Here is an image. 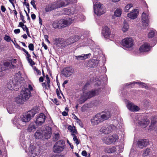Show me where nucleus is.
Segmentation results:
<instances>
[{
  "mask_svg": "<svg viewBox=\"0 0 157 157\" xmlns=\"http://www.w3.org/2000/svg\"><path fill=\"white\" fill-rule=\"evenodd\" d=\"M111 116V114L109 111L102 112L98 113L93 116L91 120V124L96 125L108 119Z\"/></svg>",
  "mask_w": 157,
  "mask_h": 157,
  "instance_id": "obj_1",
  "label": "nucleus"
},
{
  "mask_svg": "<svg viewBox=\"0 0 157 157\" xmlns=\"http://www.w3.org/2000/svg\"><path fill=\"white\" fill-rule=\"evenodd\" d=\"M31 117L30 114L28 112L26 114L22 115L19 119L15 118L13 121V124L18 128L21 129L26 125L27 122L29 121Z\"/></svg>",
  "mask_w": 157,
  "mask_h": 157,
  "instance_id": "obj_2",
  "label": "nucleus"
},
{
  "mask_svg": "<svg viewBox=\"0 0 157 157\" xmlns=\"http://www.w3.org/2000/svg\"><path fill=\"white\" fill-rule=\"evenodd\" d=\"M45 130H46L44 131L37 130L35 133V137L37 139H41L43 140L49 139L52 134L51 128L50 127L47 126Z\"/></svg>",
  "mask_w": 157,
  "mask_h": 157,
  "instance_id": "obj_3",
  "label": "nucleus"
},
{
  "mask_svg": "<svg viewBox=\"0 0 157 157\" xmlns=\"http://www.w3.org/2000/svg\"><path fill=\"white\" fill-rule=\"evenodd\" d=\"M86 86V85H85L84 87L82 89V93L81 94L78 100V102L80 104H82L84 103L87 99L90 98L97 94L98 91L97 90L89 92L87 91L85 89Z\"/></svg>",
  "mask_w": 157,
  "mask_h": 157,
  "instance_id": "obj_4",
  "label": "nucleus"
},
{
  "mask_svg": "<svg viewBox=\"0 0 157 157\" xmlns=\"http://www.w3.org/2000/svg\"><path fill=\"white\" fill-rule=\"evenodd\" d=\"M68 1H57L49 3L46 6L45 10L46 12H48L62 6H65L69 3Z\"/></svg>",
  "mask_w": 157,
  "mask_h": 157,
  "instance_id": "obj_5",
  "label": "nucleus"
},
{
  "mask_svg": "<svg viewBox=\"0 0 157 157\" xmlns=\"http://www.w3.org/2000/svg\"><path fill=\"white\" fill-rule=\"evenodd\" d=\"M30 92L28 88H24L20 92L19 96L15 99L18 104H23L27 101L30 97Z\"/></svg>",
  "mask_w": 157,
  "mask_h": 157,
  "instance_id": "obj_6",
  "label": "nucleus"
},
{
  "mask_svg": "<svg viewBox=\"0 0 157 157\" xmlns=\"http://www.w3.org/2000/svg\"><path fill=\"white\" fill-rule=\"evenodd\" d=\"M64 141L60 140L57 141L53 146V150L55 153H60L63 151L65 147Z\"/></svg>",
  "mask_w": 157,
  "mask_h": 157,
  "instance_id": "obj_7",
  "label": "nucleus"
},
{
  "mask_svg": "<svg viewBox=\"0 0 157 157\" xmlns=\"http://www.w3.org/2000/svg\"><path fill=\"white\" fill-rule=\"evenodd\" d=\"M118 139V136L116 134L110 135L108 137H104L102 138L103 142L108 145L112 144Z\"/></svg>",
  "mask_w": 157,
  "mask_h": 157,
  "instance_id": "obj_8",
  "label": "nucleus"
},
{
  "mask_svg": "<svg viewBox=\"0 0 157 157\" xmlns=\"http://www.w3.org/2000/svg\"><path fill=\"white\" fill-rule=\"evenodd\" d=\"M94 4V13L98 16H100L105 13L103 5L100 2H97Z\"/></svg>",
  "mask_w": 157,
  "mask_h": 157,
  "instance_id": "obj_9",
  "label": "nucleus"
},
{
  "mask_svg": "<svg viewBox=\"0 0 157 157\" xmlns=\"http://www.w3.org/2000/svg\"><path fill=\"white\" fill-rule=\"evenodd\" d=\"M29 149V154L31 157H34L37 156L40 153V147L38 146L35 147L33 145H30Z\"/></svg>",
  "mask_w": 157,
  "mask_h": 157,
  "instance_id": "obj_10",
  "label": "nucleus"
},
{
  "mask_svg": "<svg viewBox=\"0 0 157 157\" xmlns=\"http://www.w3.org/2000/svg\"><path fill=\"white\" fill-rule=\"evenodd\" d=\"M137 123L143 128H145L149 123V120L145 118L142 119V117L140 115H138L136 117Z\"/></svg>",
  "mask_w": 157,
  "mask_h": 157,
  "instance_id": "obj_11",
  "label": "nucleus"
},
{
  "mask_svg": "<svg viewBox=\"0 0 157 157\" xmlns=\"http://www.w3.org/2000/svg\"><path fill=\"white\" fill-rule=\"evenodd\" d=\"M121 44L124 47L127 48H131L134 44L133 40L130 37H127L123 39Z\"/></svg>",
  "mask_w": 157,
  "mask_h": 157,
  "instance_id": "obj_12",
  "label": "nucleus"
},
{
  "mask_svg": "<svg viewBox=\"0 0 157 157\" xmlns=\"http://www.w3.org/2000/svg\"><path fill=\"white\" fill-rule=\"evenodd\" d=\"M46 118L45 115L43 113H40L36 118L35 123L38 126L41 125L45 122Z\"/></svg>",
  "mask_w": 157,
  "mask_h": 157,
  "instance_id": "obj_13",
  "label": "nucleus"
},
{
  "mask_svg": "<svg viewBox=\"0 0 157 157\" xmlns=\"http://www.w3.org/2000/svg\"><path fill=\"white\" fill-rule=\"evenodd\" d=\"M149 13L148 10L143 12L142 15L141 19L142 25L146 27L148 25Z\"/></svg>",
  "mask_w": 157,
  "mask_h": 157,
  "instance_id": "obj_14",
  "label": "nucleus"
},
{
  "mask_svg": "<svg viewBox=\"0 0 157 157\" xmlns=\"http://www.w3.org/2000/svg\"><path fill=\"white\" fill-rule=\"evenodd\" d=\"M101 33L105 39H109L113 37V35L111 34L110 29L106 26L102 28Z\"/></svg>",
  "mask_w": 157,
  "mask_h": 157,
  "instance_id": "obj_15",
  "label": "nucleus"
},
{
  "mask_svg": "<svg viewBox=\"0 0 157 157\" xmlns=\"http://www.w3.org/2000/svg\"><path fill=\"white\" fill-rule=\"evenodd\" d=\"M74 71V70L71 67H67L64 68L62 71L63 75L66 77H69Z\"/></svg>",
  "mask_w": 157,
  "mask_h": 157,
  "instance_id": "obj_16",
  "label": "nucleus"
},
{
  "mask_svg": "<svg viewBox=\"0 0 157 157\" xmlns=\"http://www.w3.org/2000/svg\"><path fill=\"white\" fill-rule=\"evenodd\" d=\"M126 105L128 109L131 111H137L140 109L139 107L135 105L133 103L129 101H127Z\"/></svg>",
  "mask_w": 157,
  "mask_h": 157,
  "instance_id": "obj_17",
  "label": "nucleus"
},
{
  "mask_svg": "<svg viewBox=\"0 0 157 157\" xmlns=\"http://www.w3.org/2000/svg\"><path fill=\"white\" fill-rule=\"evenodd\" d=\"M149 144L148 140L146 139H142L139 140L137 142L138 146L140 148H143L146 147Z\"/></svg>",
  "mask_w": 157,
  "mask_h": 157,
  "instance_id": "obj_18",
  "label": "nucleus"
},
{
  "mask_svg": "<svg viewBox=\"0 0 157 157\" xmlns=\"http://www.w3.org/2000/svg\"><path fill=\"white\" fill-rule=\"evenodd\" d=\"M73 20L70 18L61 19L60 20V22L61 23L62 28H63L69 25L72 22Z\"/></svg>",
  "mask_w": 157,
  "mask_h": 157,
  "instance_id": "obj_19",
  "label": "nucleus"
},
{
  "mask_svg": "<svg viewBox=\"0 0 157 157\" xmlns=\"http://www.w3.org/2000/svg\"><path fill=\"white\" fill-rule=\"evenodd\" d=\"M109 126L110 129L111 128L112 130H114L120 129L122 127L121 124L117 120L114 121L113 123L110 125Z\"/></svg>",
  "mask_w": 157,
  "mask_h": 157,
  "instance_id": "obj_20",
  "label": "nucleus"
},
{
  "mask_svg": "<svg viewBox=\"0 0 157 157\" xmlns=\"http://www.w3.org/2000/svg\"><path fill=\"white\" fill-rule=\"evenodd\" d=\"M99 61L97 59H90L87 63V66L91 67H94L98 65Z\"/></svg>",
  "mask_w": 157,
  "mask_h": 157,
  "instance_id": "obj_21",
  "label": "nucleus"
},
{
  "mask_svg": "<svg viewBox=\"0 0 157 157\" xmlns=\"http://www.w3.org/2000/svg\"><path fill=\"white\" fill-rule=\"evenodd\" d=\"M150 46L147 43H145L141 45L139 50L140 52H145L149 51L150 49Z\"/></svg>",
  "mask_w": 157,
  "mask_h": 157,
  "instance_id": "obj_22",
  "label": "nucleus"
},
{
  "mask_svg": "<svg viewBox=\"0 0 157 157\" xmlns=\"http://www.w3.org/2000/svg\"><path fill=\"white\" fill-rule=\"evenodd\" d=\"M138 14V12L137 9H134L130 13L127 14V16L129 18L134 19L137 17Z\"/></svg>",
  "mask_w": 157,
  "mask_h": 157,
  "instance_id": "obj_23",
  "label": "nucleus"
},
{
  "mask_svg": "<svg viewBox=\"0 0 157 157\" xmlns=\"http://www.w3.org/2000/svg\"><path fill=\"white\" fill-rule=\"evenodd\" d=\"M78 38H76L75 36H73L66 40L64 43L65 45H68L73 43L77 40Z\"/></svg>",
  "mask_w": 157,
  "mask_h": 157,
  "instance_id": "obj_24",
  "label": "nucleus"
},
{
  "mask_svg": "<svg viewBox=\"0 0 157 157\" xmlns=\"http://www.w3.org/2000/svg\"><path fill=\"white\" fill-rule=\"evenodd\" d=\"M99 132L100 133H104L105 134H109L111 132V129L109 128V126L106 127V126H102Z\"/></svg>",
  "mask_w": 157,
  "mask_h": 157,
  "instance_id": "obj_25",
  "label": "nucleus"
},
{
  "mask_svg": "<svg viewBox=\"0 0 157 157\" xmlns=\"http://www.w3.org/2000/svg\"><path fill=\"white\" fill-rule=\"evenodd\" d=\"M90 53L88 54H82L81 55L75 56V59L78 60H85L86 59L89 58L91 56Z\"/></svg>",
  "mask_w": 157,
  "mask_h": 157,
  "instance_id": "obj_26",
  "label": "nucleus"
},
{
  "mask_svg": "<svg viewBox=\"0 0 157 157\" xmlns=\"http://www.w3.org/2000/svg\"><path fill=\"white\" fill-rule=\"evenodd\" d=\"M116 150V147H115L113 146L106 147L105 149V152L107 153H111L115 152Z\"/></svg>",
  "mask_w": 157,
  "mask_h": 157,
  "instance_id": "obj_27",
  "label": "nucleus"
},
{
  "mask_svg": "<svg viewBox=\"0 0 157 157\" xmlns=\"http://www.w3.org/2000/svg\"><path fill=\"white\" fill-rule=\"evenodd\" d=\"M39 111V109L37 107L34 108L28 112L31 115L32 117H33L35 115L38 113Z\"/></svg>",
  "mask_w": 157,
  "mask_h": 157,
  "instance_id": "obj_28",
  "label": "nucleus"
},
{
  "mask_svg": "<svg viewBox=\"0 0 157 157\" xmlns=\"http://www.w3.org/2000/svg\"><path fill=\"white\" fill-rule=\"evenodd\" d=\"M52 26L55 29L59 28L61 29L62 27L61 26V23L60 22V20L59 21H54L52 24Z\"/></svg>",
  "mask_w": 157,
  "mask_h": 157,
  "instance_id": "obj_29",
  "label": "nucleus"
},
{
  "mask_svg": "<svg viewBox=\"0 0 157 157\" xmlns=\"http://www.w3.org/2000/svg\"><path fill=\"white\" fill-rule=\"evenodd\" d=\"M134 83L139 84L140 86H141L142 87H144L146 89H147L148 88V87L147 86L146 84L145 83L140 82V81L136 82H131V83L130 84Z\"/></svg>",
  "mask_w": 157,
  "mask_h": 157,
  "instance_id": "obj_30",
  "label": "nucleus"
},
{
  "mask_svg": "<svg viewBox=\"0 0 157 157\" xmlns=\"http://www.w3.org/2000/svg\"><path fill=\"white\" fill-rule=\"evenodd\" d=\"M122 13V11L121 9L117 8L114 12V15L116 17H120Z\"/></svg>",
  "mask_w": 157,
  "mask_h": 157,
  "instance_id": "obj_31",
  "label": "nucleus"
},
{
  "mask_svg": "<svg viewBox=\"0 0 157 157\" xmlns=\"http://www.w3.org/2000/svg\"><path fill=\"white\" fill-rule=\"evenodd\" d=\"M8 88L9 90H14V84L12 81H10L7 85Z\"/></svg>",
  "mask_w": 157,
  "mask_h": 157,
  "instance_id": "obj_32",
  "label": "nucleus"
},
{
  "mask_svg": "<svg viewBox=\"0 0 157 157\" xmlns=\"http://www.w3.org/2000/svg\"><path fill=\"white\" fill-rule=\"evenodd\" d=\"M35 129L36 126L33 123H31L29 125L27 130L29 132H30L33 130H35Z\"/></svg>",
  "mask_w": 157,
  "mask_h": 157,
  "instance_id": "obj_33",
  "label": "nucleus"
},
{
  "mask_svg": "<svg viewBox=\"0 0 157 157\" xmlns=\"http://www.w3.org/2000/svg\"><path fill=\"white\" fill-rule=\"evenodd\" d=\"M68 129L69 131L73 133H77V132L76 129L75 127V126H71L69 125L68 127Z\"/></svg>",
  "mask_w": 157,
  "mask_h": 157,
  "instance_id": "obj_34",
  "label": "nucleus"
},
{
  "mask_svg": "<svg viewBox=\"0 0 157 157\" xmlns=\"http://www.w3.org/2000/svg\"><path fill=\"white\" fill-rule=\"evenodd\" d=\"M129 28V26L128 24L127 23H124L122 28V30L123 32H125L127 31Z\"/></svg>",
  "mask_w": 157,
  "mask_h": 157,
  "instance_id": "obj_35",
  "label": "nucleus"
},
{
  "mask_svg": "<svg viewBox=\"0 0 157 157\" xmlns=\"http://www.w3.org/2000/svg\"><path fill=\"white\" fill-rule=\"evenodd\" d=\"M156 127V124H155V122L151 121V124L149 127L148 130L150 131H151V130H153L154 129H155Z\"/></svg>",
  "mask_w": 157,
  "mask_h": 157,
  "instance_id": "obj_36",
  "label": "nucleus"
},
{
  "mask_svg": "<svg viewBox=\"0 0 157 157\" xmlns=\"http://www.w3.org/2000/svg\"><path fill=\"white\" fill-rule=\"evenodd\" d=\"M151 150L149 148H147L144 151L143 155L144 156H147L151 154Z\"/></svg>",
  "mask_w": 157,
  "mask_h": 157,
  "instance_id": "obj_37",
  "label": "nucleus"
},
{
  "mask_svg": "<svg viewBox=\"0 0 157 157\" xmlns=\"http://www.w3.org/2000/svg\"><path fill=\"white\" fill-rule=\"evenodd\" d=\"M156 32L155 30L151 31L148 34V36L149 38H151L155 35Z\"/></svg>",
  "mask_w": 157,
  "mask_h": 157,
  "instance_id": "obj_38",
  "label": "nucleus"
},
{
  "mask_svg": "<svg viewBox=\"0 0 157 157\" xmlns=\"http://www.w3.org/2000/svg\"><path fill=\"white\" fill-rule=\"evenodd\" d=\"M133 6V5L132 4H128L125 7L124 11L126 12L128 11Z\"/></svg>",
  "mask_w": 157,
  "mask_h": 157,
  "instance_id": "obj_39",
  "label": "nucleus"
},
{
  "mask_svg": "<svg viewBox=\"0 0 157 157\" xmlns=\"http://www.w3.org/2000/svg\"><path fill=\"white\" fill-rule=\"evenodd\" d=\"M4 39V40L7 42H10V41H12L13 42V40L11 39V37L7 35H6L5 36Z\"/></svg>",
  "mask_w": 157,
  "mask_h": 157,
  "instance_id": "obj_40",
  "label": "nucleus"
},
{
  "mask_svg": "<svg viewBox=\"0 0 157 157\" xmlns=\"http://www.w3.org/2000/svg\"><path fill=\"white\" fill-rule=\"evenodd\" d=\"M31 57H26L27 60L28 62L31 65H33L35 64L34 61L31 59Z\"/></svg>",
  "mask_w": 157,
  "mask_h": 157,
  "instance_id": "obj_41",
  "label": "nucleus"
},
{
  "mask_svg": "<svg viewBox=\"0 0 157 157\" xmlns=\"http://www.w3.org/2000/svg\"><path fill=\"white\" fill-rule=\"evenodd\" d=\"M70 12V15L73 14H74L76 13V10L75 8L71 7L70 9L69 10Z\"/></svg>",
  "mask_w": 157,
  "mask_h": 157,
  "instance_id": "obj_42",
  "label": "nucleus"
},
{
  "mask_svg": "<svg viewBox=\"0 0 157 157\" xmlns=\"http://www.w3.org/2000/svg\"><path fill=\"white\" fill-rule=\"evenodd\" d=\"M55 140H57L59 138V133H57L54 134L53 137Z\"/></svg>",
  "mask_w": 157,
  "mask_h": 157,
  "instance_id": "obj_43",
  "label": "nucleus"
},
{
  "mask_svg": "<svg viewBox=\"0 0 157 157\" xmlns=\"http://www.w3.org/2000/svg\"><path fill=\"white\" fill-rule=\"evenodd\" d=\"M70 10V9L67 8L64 9L63 10L64 12V14H66L68 15H70V11L69 10Z\"/></svg>",
  "mask_w": 157,
  "mask_h": 157,
  "instance_id": "obj_44",
  "label": "nucleus"
},
{
  "mask_svg": "<svg viewBox=\"0 0 157 157\" xmlns=\"http://www.w3.org/2000/svg\"><path fill=\"white\" fill-rule=\"evenodd\" d=\"M20 17L22 20V21L23 23H25V21L24 20V17L22 15V13L21 12H20Z\"/></svg>",
  "mask_w": 157,
  "mask_h": 157,
  "instance_id": "obj_45",
  "label": "nucleus"
},
{
  "mask_svg": "<svg viewBox=\"0 0 157 157\" xmlns=\"http://www.w3.org/2000/svg\"><path fill=\"white\" fill-rule=\"evenodd\" d=\"M29 49L31 51H33L34 50V45L33 44H30L28 46Z\"/></svg>",
  "mask_w": 157,
  "mask_h": 157,
  "instance_id": "obj_46",
  "label": "nucleus"
},
{
  "mask_svg": "<svg viewBox=\"0 0 157 157\" xmlns=\"http://www.w3.org/2000/svg\"><path fill=\"white\" fill-rule=\"evenodd\" d=\"M73 140L77 145H78L80 141L77 139V137L73 138Z\"/></svg>",
  "mask_w": 157,
  "mask_h": 157,
  "instance_id": "obj_47",
  "label": "nucleus"
},
{
  "mask_svg": "<svg viewBox=\"0 0 157 157\" xmlns=\"http://www.w3.org/2000/svg\"><path fill=\"white\" fill-rule=\"evenodd\" d=\"M7 111H8V112L10 113L11 114L12 113H14V110H13V109H7Z\"/></svg>",
  "mask_w": 157,
  "mask_h": 157,
  "instance_id": "obj_48",
  "label": "nucleus"
},
{
  "mask_svg": "<svg viewBox=\"0 0 157 157\" xmlns=\"http://www.w3.org/2000/svg\"><path fill=\"white\" fill-rule=\"evenodd\" d=\"M35 1H31V4L33 6V8L36 9V4H35Z\"/></svg>",
  "mask_w": 157,
  "mask_h": 157,
  "instance_id": "obj_49",
  "label": "nucleus"
},
{
  "mask_svg": "<svg viewBox=\"0 0 157 157\" xmlns=\"http://www.w3.org/2000/svg\"><path fill=\"white\" fill-rule=\"evenodd\" d=\"M42 86H43L44 90L48 89V88L47 87L46 83L45 82L42 83Z\"/></svg>",
  "mask_w": 157,
  "mask_h": 157,
  "instance_id": "obj_50",
  "label": "nucleus"
},
{
  "mask_svg": "<svg viewBox=\"0 0 157 157\" xmlns=\"http://www.w3.org/2000/svg\"><path fill=\"white\" fill-rule=\"evenodd\" d=\"M22 28L24 31H26V32L27 30H29L28 29L25 25H24V26H23Z\"/></svg>",
  "mask_w": 157,
  "mask_h": 157,
  "instance_id": "obj_51",
  "label": "nucleus"
},
{
  "mask_svg": "<svg viewBox=\"0 0 157 157\" xmlns=\"http://www.w3.org/2000/svg\"><path fill=\"white\" fill-rule=\"evenodd\" d=\"M1 9L2 11L3 12H4L6 10V9L4 6H1Z\"/></svg>",
  "mask_w": 157,
  "mask_h": 157,
  "instance_id": "obj_52",
  "label": "nucleus"
},
{
  "mask_svg": "<svg viewBox=\"0 0 157 157\" xmlns=\"http://www.w3.org/2000/svg\"><path fill=\"white\" fill-rule=\"evenodd\" d=\"M10 63L8 62H5L4 63V65L6 67H8L10 66Z\"/></svg>",
  "mask_w": 157,
  "mask_h": 157,
  "instance_id": "obj_53",
  "label": "nucleus"
},
{
  "mask_svg": "<svg viewBox=\"0 0 157 157\" xmlns=\"http://www.w3.org/2000/svg\"><path fill=\"white\" fill-rule=\"evenodd\" d=\"M82 154L84 156H86L87 155V152L85 151H83L82 152Z\"/></svg>",
  "mask_w": 157,
  "mask_h": 157,
  "instance_id": "obj_54",
  "label": "nucleus"
},
{
  "mask_svg": "<svg viewBox=\"0 0 157 157\" xmlns=\"http://www.w3.org/2000/svg\"><path fill=\"white\" fill-rule=\"evenodd\" d=\"M14 32L15 33L17 34L19 33L20 32V31L19 29H17L14 30Z\"/></svg>",
  "mask_w": 157,
  "mask_h": 157,
  "instance_id": "obj_55",
  "label": "nucleus"
},
{
  "mask_svg": "<svg viewBox=\"0 0 157 157\" xmlns=\"http://www.w3.org/2000/svg\"><path fill=\"white\" fill-rule=\"evenodd\" d=\"M67 143L68 144H69V145H70V146L71 148L72 149H73L74 148L73 146L69 142V140H67Z\"/></svg>",
  "mask_w": 157,
  "mask_h": 157,
  "instance_id": "obj_56",
  "label": "nucleus"
},
{
  "mask_svg": "<svg viewBox=\"0 0 157 157\" xmlns=\"http://www.w3.org/2000/svg\"><path fill=\"white\" fill-rule=\"evenodd\" d=\"M28 88L30 92L31 90H33V87L30 85H29L28 88Z\"/></svg>",
  "mask_w": 157,
  "mask_h": 157,
  "instance_id": "obj_57",
  "label": "nucleus"
},
{
  "mask_svg": "<svg viewBox=\"0 0 157 157\" xmlns=\"http://www.w3.org/2000/svg\"><path fill=\"white\" fill-rule=\"evenodd\" d=\"M46 82H50L49 78L48 77V75H46Z\"/></svg>",
  "mask_w": 157,
  "mask_h": 157,
  "instance_id": "obj_58",
  "label": "nucleus"
},
{
  "mask_svg": "<svg viewBox=\"0 0 157 157\" xmlns=\"http://www.w3.org/2000/svg\"><path fill=\"white\" fill-rule=\"evenodd\" d=\"M42 45L43 47H44L45 49L46 50L47 49V46L45 44H44V43L43 42L42 43Z\"/></svg>",
  "mask_w": 157,
  "mask_h": 157,
  "instance_id": "obj_59",
  "label": "nucleus"
},
{
  "mask_svg": "<svg viewBox=\"0 0 157 157\" xmlns=\"http://www.w3.org/2000/svg\"><path fill=\"white\" fill-rule=\"evenodd\" d=\"M31 17L32 18L33 20H34V19H35L36 16V15L34 14H32L31 15Z\"/></svg>",
  "mask_w": 157,
  "mask_h": 157,
  "instance_id": "obj_60",
  "label": "nucleus"
},
{
  "mask_svg": "<svg viewBox=\"0 0 157 157\" xmlns=\"http://www.w3.org/2000/svg\"><path fill=\"white\" fill-rule=\"evenodd\" d=\"M25 5L26 6L27 8L28 11L29 12V3H25Z\"/></svg>",
  "mask_w": 157,
  "mask_h": 157,
  "instance_id": "obj_61",
  "label": "nucleus"
},
{
  "mask_svg": "<svg viewBox=\"0 0 157 157\" xmlns=\"http://www.w3.org/2000/svg\"><path fill=\"white\" fill-rule=\"evenodd\" d=\"M67 113L65 111H64L62 112V114L63 116H66L67 115Z\"/></svg>",
  "mask_w": 157,
  "mask_h": 157,
  "instance_id": "obj_62",
  "label": "nucleus"
},
{
  "mask_svg": "<svg viewBox=\"0 0 157 157\" xmlns=\"http://www.w3.org/2000/svg\"><path fill=\"white\" fill-rule=\"evenodd\" d=\"M44 81V78L42 77H40L39 78V81L40 82H42Z\"/></svg>",
  "mask_w": 157,
  "mask_h": 157,
  "instance_id": "obj_63",
  "label": "nucleus"
},
{
  "mask_svg": "<svg viewBox=\"0 0 157 157\" xmlns=\"http://www.w3.org/2000/svg\"><path fill=\"white\" fill-rule=\"evenodd\" d=\"M24 25H25L22 22H20L19 23V25L21 27H23V26H24Z\"/></svg>",
  "mask_w": 157,
  "mask_h": 157,
  "instance_id": "obj_64",
  "label": "nucleus"
}]
</instances>
